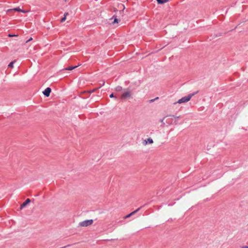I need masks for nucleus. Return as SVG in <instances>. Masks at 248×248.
Instances as JSON below:
<instances>
[{"mask_svg": "<svg viewBox=\"0 0 248 248\" xmlns=\"http://www.w3.org/2000/svg\"><path fill=\"white\" fill-rule=\"evenodd\" d=\"M21 12H22V13H26V11H25L24 10H21Z\"/></svg>", "mask_w": 248, "mask_h": 248, "instance_id": "obj_21", "label": "nucleus"}, {"mask_svg": "<svg viewBox=\"0 0 248 248\" xmlns=\"http://www.w3.org/2000/svg\"><path fill=\"white\" fill-rule=\"evenodd\" d=\"M116 89H117V91H120V90H121L122 89V87H121V86H118L117 87Z\"/></svg>", "mask_w": 248, "mask_h": 248, "instance_id": "obj_14", "label": "nucleus"}, {"mask_svg": "<svg viewBox=\"0 0 248 248\" xmlns=\"http://www.w3.org/2000/svg\"><path fill=\"white\" fill-rule=\"evenodd\" d=\"M112 18H114V21L112 22L113 24L118 23V19L116 18V17L115 16H113Z\"/></svg>", "mask_w": 248, "mask_h": 248, "instance_id": "obj_13", "label": "nucleus"}, {"mask_svg": "<svg viewBox=\"0 0 248 248\" xmlns=\"http://www.w3.org/2000/svg\"><path fill=\"white\" fill-rule=\"evenodd\" d=\"M93 223V219L86 220L79 223V225L81 227H87Z\"/></svg>", "mask_w": 248, "mask_h": 248, "instance_id": "obj_2", "label": "nucleus"}, {"mask_svg": "<svg viewBox=\"0 0 248 248\" xmlns=\"http://www.w3.org/2000/svg\"><path fill=\"white\" fill-rule=\"evenodd\" d=\"M175 124H177V121H175Z\"/></svg>", "mask_w": 248, "mask_h": 248, "instance_id": "obj_22", "label": "nucleus"}, {"mask_svg": "<svg viewBox=\"0 0 248 248\" xmlns=\"http://www.w3.org/2000/svg\"><path fill=\"white\" fill-rule=\"evenodd\" d=\"M31 40H32V38H31L30 39H29L28 40H27V41H26V42L27 43V42H28L30 41Z\"/></svg>", "mask_w": 248, "mask_h": 248, "instance_id": "obj_20", "label": "nucleus"}, {"mask_svg": "<svg viewBox=\"0 0 248 248\" xmlns=\"http://www.w3.org/2000/svg\"><path fill=\"white\" fill-rule=\"evenodd\" d=\"M168 116H171V117H174V118H178L180 117V116H175L174 115H168Z\"/></svg>", "mask_w": 248, "mask_h": 248, "instance_id": "obj_16", "label": "nucleus"}, {"mask_svg": "<svg viewBox=\"0 0 248 248\" xmlns=\"http://www.w3.org/2000/svg\"><path fill=\"white\" fill-rule=\"evenodd\" d=\"M78 66H79V65H78L74 66H70V67H68L65 68V69L66 70H72L74 69L75 68L78 67Z\"/></svg>", "mask_w": 248, "mask_h": 248, "instance_id": "obj_8", "label": "nucleus"}, {"mask_svg": "<svg viewBox=\"0 0 248 248\" xmlns=\"http://www.w3.org/2000/svg\"><path fill=\"white\" fill-rule=\"evenodd\" d=\"M131 96V92L130 91H127L122 94L121 98L122 99H125L126 98L130 97Z\"/></svg>", "mask_w": 248, "mask_h": 248, "instance_id": "obj_3", "label": "nucleus"}, {"mask_svg": "<svg viewBox=\"0 0 248 248\" xmlns=\"http://www.w3.org/2000/svg\"><path fill=\"white\" fill-rule=\"evenodd\" d=\"M158 99V97H156L155 99H151V100H150V102H153L155 100H157Z\"/></svg>", "mask_w": 248, "mask_h": 248, "instance_id": "obj_15", "label": "nucleus"}, {"mask_svg": "<svg viewBox=\"0 0 248 248\" xmlns=\"http://www.w3.org/2000/svg\"><path fill=\"white\" fill-rule=\"evenodd\" d=\"M158 4H164L168 1V0H156Z\"/></svg>", "mask_w": 248, "mask_h": 248, "instance_id": "obj_9", "label": "nucleus"}, {"mask_svg": "<svg viewBox=\"0 0 248 248\" xmlns=\"http://www.w3.org/2000/svg\"><path fill=\"white\" fill-rule=\"evenodd\" d=\"M109 97L110 98H113V97L116 98L115 96H114V95L113 93H111V94H110Z\"/></svg>", "mask_w": 248, "mask_h": 248, "instance_id": "obj_17", "label": "nucleus"}, {"mask_svg": "<svg viewBox=\"0 0 248 248\" xmlns=\"http://www.w3.org/2000/svg\"><path fill=\"white\" fill-rule=\"evenodd\" d=\"M163 120H164V119H163L161 120L160 121V122H161V123H162V124H165V123H164V122H163Z\"/></svg>", "mask_w": 248, "mask_h": 248, "instance_id": "obj_18", "label": "nucleus"}, {"mask_svg": "<svg viewBox=\"0 0 248 248\" xmlns=\"http://www.w3.org/2000/svg\"><path fill=\"white\" fill-rule=\"evenodd\" d=\"M16 60H14L12 62H11L8 65L9 67L13 68L14 66V64L16 62Z\"/></svg>", "mask_w": 248, "mask_h": 248, "instance_id": "obj_12", "label": "nucleus"}, {"mask_svg": "<svg viewBox=\"0 0 248 248\" xmlns=\"http://www.w3.org/2000/svg\"><path fill=\"white\" fill-rule=\"evenodd\" d=\"M144 141L145 142V144L148 143L151 144L153 143V140L151 138H149L147 140H145Z\"/></svg>", "mask_w": 248, "mask_h": 248, "instance_id": "obj_7", "label": "nucleus"}, {"mask_svg": "<svg viewBox=\"0 0 248 248\" xmlns=\"http://www.w3.org/2000/svg\"><path fill=\"white\" fill-rule=\"evenodd\" d=\"M68 15V13H65L64 15V17H63L61 20V22H63L65 20H66V16Z\"/></svg>", "mask_w": 248, "mask_h": 248, "instance_id": "obj_11", "label": "nucleus"}, {"mask_svg": "<svg viewBox=\"0 0 248 248\" xmlns=\"http://www.w3.org/2000/svg\"><path fill=\"white\" fill-rule=\"evenodd\" d=\"M197 93V92L193 93L188 94L186 96H185L181 98L180 99L178 100V101L177 102L174 103V104H175L176 103L181 104L184 103H186L189 101L191 99V98L195 94Z\"/></svg>", "mask_w": 248, "mask_h": 248, "instance_id": "obj_1", "label": "nucleus"}, {"mask_svg": "<svg viewBox=\"0 0 248 248\" xmlns=\"http://www.w3.org/2000/svg\"><path fill=\"white\" fill-rule=\"evenodd\" d=\"M242 248H248V246H243V247H242Z\"/></svg>", "mask_w": 248, "mask_h": 248, "instance_id": "obj_19", "label": "nucleus"}, {"mask_svg": "<svg viewBox=\"0 0 248 248\" xmlns=\"http://www.w3.org/2000/svg\"><path fill=\"white\" fill-rule=\"evenodd\" d=\"M140 208H138L137 210H136L135 211L131 212V213H130L129 214L127 215V216H126L124 218H128V217H131V216H132L133 215L135 214L136 213H137L138 211H139L140 210Z\"/></svg>", "mask_w": 248, "mask_h": 248, "instance_id": "obj_6", "label": "nucleus"}, {"mask_svg": "<svg viewBox=\"0 0 248 248\" xmlns=\"http://www.w3.org/2000/svg\"><path fill=\"white\" fill-rule=\"evenodd\" d=\"M31 202V200L29 199H27L20 206V209H22L25 207L28 203Z\"/></svg>", "mask_w": 248, "mask_h": 248, "instance_id": "obj_5", "label": "nucleus"}, {"mask_svg": "<svg viewBox=\"0 0 248 248\" xmlns=\"http://www.w3.org/2000/svg\"><path fill=\"white\" fill-rule=\"evenodd\" d=\"M13 10L15 11H18V12H21V9H20L19 7L15 8H14L13 9H9L8 10V11H13Z\"/></svg>", "mask_w": 248, "mask_h": 248, "instance_id": "obj_10", "label": "nucleus"}, {"mask_svg": "<svg viewBox=\"0 0 248 248\" xmlns=\"http://www.w3.org/2000/svg\"><path fill=\"white\" fill-rule=\"evenodd\" d=\"M51 92V88L49 87H47L44 90V91H43V93L45 96L48 97L50 95Z\"/></svg>", "mask_w": 248, "mask_h": 248, "instance_id": "obj_4", "label": "nucleus"}]
</instances>
